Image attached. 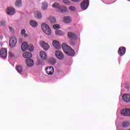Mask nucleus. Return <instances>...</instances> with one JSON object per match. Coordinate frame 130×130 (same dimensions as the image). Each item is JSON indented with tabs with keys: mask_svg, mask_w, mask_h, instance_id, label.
<instances>
[{
	"mask_svg": "<svg viewBox=\"0 0 130 130\" xmlns=\"http://www.w3.org/2000/svg\"><path fill=\"white\" fill-rule=\"evenodd\" d=\"M40 56L43 60H46L47 59V54L44 51H41L40 52Z\"/></svg>",
	"mask_w": 130,
	"mask_h": 130,
	"instance_id": "12",
	"label": "nucleus"
},
{
	"mask_svg": "<svg viewBox=\"0 0 130 130\" xmlns=\"http://www.w3.org/2000/svg\"><path fill=\"white\" fill-rule=\"evenodd\" d=\"M42 29L45 34L47 35H51V29L49 27V25L47 24L43 23L42 24Z\"/></svg>",
	"mask_w": 130,
	"mask_h": 130,
	"instance_id": "2",
	"label": "nucleus"
},
{
	"mask_svg": "<svg viewBox=\"0 0 130 130\" xmlns=\"http://www.w3.org/2000/svg\"><path fill=\"white\" fill-rule=\"evenodd\" d=\"M53 29H55V30L57 29H59V28H60V25H59V24H54V25H53Z\"/></svg>",
	"mask_w": 130,
	"mask_h": 130,
	"instance_id": "33",
	"label": "nucleus"
},
{
	"mask_svg": "<svg viewBox=\"0 0 130 130\" xmlns=\"http://www.w3.org/2000/svg\"><path fill=\"white\" fill-rule=\"evenodd\" d=\"M69 10H70L71 12H76L77 11V8L74 6H70L69 8Z\"/></svg>",
	"mask_w": 130,
	"mask_h": 130,
	"instance_id": "32",
	"label": "nucleus"
},
{
	"mask_svg": "<svg viewBox=\"0 0 130 130\" xmlns=\"http://www.w3.org/2000/svg\"><path fill=\"white\" fill-rule=\"evenodd\" d=\"M52 44L53 46H54L56 49H60V44L58 41L55 40L53 41Z\"/></svg>",
	"mask_w": 130,
	"mask_h": 130,
	"instance_id": "15",
	"label": "nucleus"
},
{
	"mask_svg": "<svg viewBox=\"0 0 130 130\" xmlns=\"http://www.w3.org/2000/svg\"><path fill=\"white\" fill-rule=\"evenodd\" d=\"M16 70L19 74H23V68L21 66L16 67Z\"/></svg>",
	"mask_w": 130,
	"mask_h": 130,
	"instance_id": "28",
	"label": "nucleus"
},
{
	"mask_svg": "<svg viewBox=\"0 0 130 130\" xmlns=\"http://www.w3.org/2000/svg\"><path fill=\"white\" fill-rule=\"evenodd\" d=\"M4 37L2 35H0V40H3Z\"/></svg>",
	"mask_w": 130,
	"mask_h": 130,
	"instance_id": "40",
	"label": "nucleus"
},
{
	"mask_svg": "<svg viewBox=\"0 0 130 130\" xmlns=\"http://www.w3.org/2000/svg\"><path fill=\"white\" fill-rule=\"evenodd\" d=\"M63 22L66 24L72 22V17L70 16H65L62 18Z\"/></svg>",
	"mask_w": 130,
	"mask_h": 130,
	"instance_id": "11",
	"label": "nucleus"
},
{
	"mask_svg": "<svg viewBox=\"0 0 130 130\" xmlns=\"http://www.w3.org/2000/svg\"><path fill=\"white\" fill-rule=\"evenodd\" d=\"M128 130H130V129H128Z\"/></svg>",
	"mask_w": 130,
	"mask_h": 130,
	"instance_id": "42",
	"label": "nucleus"
},
{
	"mask_svg": "<svg viewBox=\"0 0 130 130\" xmlns=\"http://www.w3.org/2000/svg\"><path fill=\"white\" fill-rule=\"evenodd\" d=\"M21 35L25 37V38L28 37V34H26V30L25 29H22L21 30Z\"/></svg>",
	"mask_w": 130,
	"mask_h": 130,
	"instance_id": "29",
	"label": "nucleus"
},
{
	"mask_svg": "<svg viewBox=\"0 0 130 130\" xmlns=\"http://www.w3.org/2000/svg\"><path fill=\"white\" fill-rule=\"evenodd\" d=\"M26 63L28 67H33L34 61L32 59H28L26 60Z\"/></svg>",
	"mask_w": 130,
	"mask_h": 130,
	"instance_id": "19",
	"label": "nucleus"
},
{
	"mask_svg": "<svg viewBox=\"0 0 130 130\" xmlns=\"http://www.w3.org/2000/svg\"><path fill=\"white\" fill-rule=\"evenodd\" d=\"M55 54L58 59L61 60L64 58V55H63V54L60 51H56Z\"/></svg>",
	"mask_w": 130,
	"mask_h": 130,
	"instance_id": "10",
	"label": "nucleus"
},
{
	"mask_svg": "<svg viewBox=\"0 0 130 130\" xmlns=\"http://www.w3.org/2000/svg\"><path fill=\"white\" fill-rule=\"evenodd\" d=\"M9 29L10 32H12V33H13V32H14V28H13V27L9 26Z\"/></svg>",
	"mask_w": 130,
	"mask_h": 130,
	"instance_id": "37",
	"label": "nucleus"
},
{
	"mask_svg": "<svg viewBox=\"0 0 130 130\" xmlns=\"http://www.w3.org/2000/svg\"><path fill=\"white\" fill-rule=\"evenodd\" d=\"M54 71V70L52 67H47L46 69V72L48 75H52Z\"/></svg>",
	"mask_w": 130,
	"mask_h": 130,
	"instance_id": "13",
	"label": "nucleus"
},
{
	"mask_svg": "<svg viewBox=\"0 0 130 130\" xmlns=\"http://www.w3.org/2000/svg\"><path fill=\"white\" fill-rule=\"evenodd\" d=\"M121 115L122 116H130V109H124L121 111Z\"/></svg>",
	"mask_w": 130,
	"mask_h": 130,
	"instance_id": "9",
	"label": "nucleus"
},
{
	"mask_svg": "<svg viewBox=\"0 0 130 130\" xmlns=\"http://www.w3.org/2000/svg\"><path fill=\"white\" fill-rule=\"evenodd\" d=\"M52 8H55V9H57V11H58V10H59V8H60V5L55 2L52 4Z\"/></svg>",
	"mask_w": 130,
	"mask_h": 130,
	"instance_id": "25",
	"label": "nucleus"
},
{
	"mask_svg": "<svg viewBox=\"0 0 130 130\" xmlns=\"http://www.w3.org/2000/svg\"><path fill=\"white\" fill-rule=\"evenodd\" d=\"M34 16L36 18L38 19H41L42 18V14L41 12L38 11H36L34 12Z\"/></svg>",
	"mask_w": 130,
	"mask_h": 130,
	"instance_id": "17",
	"label": "nucleus"
},
{
	"mask_svg": "<svg viewBox=\"0 0 130 130\" xmlns=\"http://www.w3.org/2000/svg\"><path fill=\"white\" fill-rule=\"evenodd\" d=\"M122 99L125 103H130V94L128 93L124 94L122 96Z\"/></svg>",
	"mask_w": 130,
	"mask_h": 130,
	"instance_id": "8",
	"label": "nucleus"
},
{
	"mask_svg": "<svg viewBox=\"0 0 130 130\" xmlns=\"http://www.w3.org/2000/svg\"><path fill=\"white\" fill-rule=\"evenodd\" d=\"M118 54L120 56H122V55H124L125 54V48L123 47H120L118 50Z\"/></svg>",
	"mask_w": 130,
	"mask_h": 130,
	"instance_id": "14",
	"label": "nucleus"
},
{
	"mask_svg": "<svg viewBox=\"0 0 130 130\" xmlns=\"http://www.w3.org/2000/svg\"><path fill=\"white\" fill-rule=\"evenodd\" d=\"M6 13L8 14V15L13 16L16 14V10L13 7H9L7 9Z\"/></svg>",
	"mask_w": 130,
	"mask_h": 130,
	"instance_id": "5",
	"label": "nucleus"
},
{
	"mask_svg": "<svg viewBox=\"0 0 130 130\" xmlns=\"http://www.w3.org/2000/svg\"><path fill=\"white\" fill-rule=\"evenodd\" d=\"M128 2H130V0H127Z\"/></svg>",
	"mask_w": 130,
	"mask_h": 130,
	"instance_id": "41",
	"label": "nucleus"
},
{
	"mask_svg": "<svg viewBox=\"0 0 130 130\" xmlns=\"http://www.w3.org/2000/svg\"><path fill=\"white\" fill-rule=\"evenodd\" d=\"M28 49L29 51H33V50H34V47L33 46V45H30L28 47Z\"/></svg>",
	"mask_w": 130,
	"mask_h": 130,
	"instance_id": "34",
	"label": "nucleus"
},
{
	"mask_svg": "<svg viewBox=\"0 0 130 130\" xmlns=\"http://www.w3.org/2000/svg\"><path fill=\"white\" fill-rule=\"evenodd\" d=\"M41 9L42 11H47L48 9V3L47 2H43L41 5Z\"/></svg>",
	"mask_w": 130,
	"mask_h": 130,
	"instance_id": "16",
	"label": "nucleus"
},
{
	"mask_svg": "<svg viewBox=\"0 0 130 130\" xmlns=\"http://www.w3.org/2000/svg\"><path fill=\"white\" fill-rule=\"evenodd\" d=\"M30 25L32 26L34 28L37 27L38 26V23L35 20H31L30 21Z\"/></svg>",
	"mask_w": 130,
	"mask_h": 130,
	"instance_id": "24",
	"label": "nucleus"
},
{
	"mask_svg": "<svg viewBox=\"0 0 130 130\" xmlns=\"http://www.w3.org/2000/svg\"><path fill=\"white\" fill-rule=\"evenodd\" d=\"M15 5L17 8H21L22 7V0H16Z\"/></svg>",
	"mask_w": 130,
	"mask_h": 130,
	"instance_id": "23",
	"label": "nucleus"
},
{
	"mask_svg": "<svg viewBox=\"0 0 130 130\" xmlns=\"http://www.w3.org/2000/svg\"><path fill=\"white\" fill-rule=\"evenodd\" d=\"M68 11V8L64 6H60V8L58 10V12H60L61 13H66Z\"/></svg>",
	"mask_w": 130,
	"mask_h": 130,
	"instance_id": "21",
	"label": "nucleus"
},
{
	"mask_svg": "<svg viewBox=\"0 0 130 130\" xmlns=\"http://www.w3.org/2000/svg\"><path fill=\"white\" fill-rule=\"evenodd\" d=\"M28 44L26 42H24L22 44L21 46V50H22V51H26V50L28 49Z\"/></svg>",
	"mask_w": 130,
	"mask_h": 130,
	"instance_id": "18",
	"label": "nucleus"
},
{
	"mask_svg": "<svg viewBox=\"0 0 130 130\" xmlns=\"http://www.w3.org/2000/svg\"><path fill=\"white\" fill-rule=\"evenodd\" d=\"M0 25L1 26H5V21H0Z\"/></svg>",
	"mask_w": 130,
	"mask_h": 130,
	"instance_id": "38",
	"label": "nucleus"
},
{
	"mask_svg": "<svg viewBox=\"0 0 130 130\" xmlns=\"http://www.w3.org/2000/svg\"><path fill=\"white\" fill-rule=\"evenodd\" d=\"M17 42H18L17 38H16L15 37H12L10 39L9 46L11 47H15V46L17 45Z\"/></svg>",
	"mask_w": 130,
	"mask_h": 130,
	"instance_id": "4",
	"label": "nucleus"
},
{
	"mask_svg": "<svg viewBox=\"0 0 130 130\" xmlns=\"http://www.w3.org/2000/svg\"><path fill=\"white\" fill-rule=\"evenodd\" d=\"M68 37L71 39H76V38H77V36H76V34L73 32H69L68 33Z\"/></svg>",
	"mask_w": 130,
	"mask_h": 130,
	"instance_id": "22",
	"label": "nucleus"
},
{
	"mask_svg": "<svg viewBox=\"0 0 130 130\" xmlns=\"http://www.w3.org/2000/svg\"><path fill=\"white\" fill-rule=\"evenodd\" d=\"M9 55L11 57H14V56H15V54L12 52H9Z\"/></svg>",
	"mask_w": 130,
	"mask_h": 130,
	"instance_id": "36",
	"label": "nucleus"
},
{
	"mask_svg": "<svg viewBox=\"0 0 130 130\" xmlns=\"http://www.w3.org/2000/svg\"><path fill=\"white\" fill-rule=\"evenodd\" d=\"M50 64H52V66L55 64L56 63V60L55 59L52 58L50 59L49 60Z\"/></svg>",
	"mask_w": 130,
	"mask_h": 130,
	"instance_id": "30",
	"label": "nucleus"
},
{
	"mask_svg": "<svg viewBox=\"0 0 130 130\" xmlns=\"http://www.w3.org/2000/svg\"><path fill=\"white\" fill-rule=\"evenodd\" d=\"M122 125H123V127H127L129 126L130 123L128 122L124 121L123 122Z\"/></svg>",
	"mask_w": 130,
	"mask_h": 130,
	"instance_id": "31",
	"label": "nucleus"
},
{
	"mask_svg": "<svg viewBox=\"0 0 130 130\" xmlns=\"http://www.w3.org/2000/svg\"><path fill=\"white\" fill-rule=\"evenodd\" d=\"M72 2H74L75 3H77L78 2H80L81 0H71Z\"/></svg>",
	"mask_w": 130,
	"mask_h": 130,
	"instance_id": "39",
	"label": "nucleus"
},
{
	"mask_svg": "<svg viewBox=\"0 0 130 130\" xmlns=\"http://www.w3.org/2000/svg\"><path fill=\"white\" fill-rule=\"evenodd\" d=\"M40 45L44 50H45L46 51H47L49 48H50V46H49V44L48 43L45 42L43 41H41L39 43Z\"/></svg>",
	"mask_w": 130,
	"mask_h": 130,
	"instance_id": "3",
	"label": "nucleus"
},
{
	"mask_svg": "<svg viewBox=\"0 0 130 130\" xmlns=\"http://www.w3.org/2000/svg\"><path fill=\"white\" fill-rule=\"evenodd\" d=\"M62 48L64 53L67 55H70L71 56H74L75 55V51L66 44H63L62 45Z\"/></svg>",
	"mask_w": 130,
	"mask_h": 130,
	"instance_id": "1",
	"label": "nucleus"
},
{
	"mask_svg": "<svg viewBox=\"0 0 130 130\" xmlns=\"http://www.w3.org/2000/svg\"><path fill=\"white\" fill-rule=\"evenodd\" d=\"M23 56L24 58H30V57H32V54L28 52H25L23 53Z\"/></svg>",
	"mask_w": 130,
	"mask_h": 130,
	"instance_id": "20",
	"label": "nucleus"
},
{
	"mask_svg": "<svg viewBox=\"0 0 130 130\" xmlns=\"http://www.w3.org/2000/svg\"><path fill=\"white\" fill-rule=\"evenodd\" d=\"M0 55L2 58H7L8 56V51L6 48H2L0 50Z\"/></svg>",
	"mask_w": 130,
	"mask_h": 130,
	"instance_id": "6",
	"label": "nucleus"
},
{
	"mask_svg": "<svg viewBox=\"0 0 130 130\" xmlns=\"http://www.w3.org/2000/svg\"><path fill=\"white\" fill-rule=\"evenodd\" d=\"M49 21L50 23H51V24H54V23H56V19H55V18L51 16L49 18Z\"/></svg>",
	"mask_w": 130,
	"mask_h": 130,
	"instance_id": "26",
	"label": "nucleus"
},
{
	"mask_svg": "<svg viewBox=\"0 0 130 130\" xmlns=\"http://www.w3.org/2000/svg\"><path fill=\"white\" fill-rule=\"evenodd\" d=\"M89 7V1L84 0L81 4V8L82 10H87Z\"/></svg>",
	"mask_w": 130,
	"mask_h": 130,
	"instance_id": "7",
	"label": "nucleus"
},
{
	"mask_svg": "<svg viewBox=\"0 0 130 130\" xmlns=\"http://www.w3.org/2000/svg\"><path fill=\"white\" fill-rule=\"evenodd\" d=\"M55 34H56V35H57V36H62V35L64 34V33L60 30H56L55 31Z\"/></svg>",
	"mask_w": 130,
	"mask_h": 130,
	"instance_id": "27",
	"label": "nucleus"
},
{
	"mask_svg": "<svg viewBox=\"0 0 130 130\" xmlns=\"http://www.w3.org/2000/svg\"><path fill=\"white\" fill-rule=\"evenodd\" d=\"M63 3L66 5H69L70 4V0H63Z\"/></svg>",
	"mask_w": 130,
	"mask_h": 130,
	"instance_id": "35",
	"label": "nucleus"
}]
</instances>
